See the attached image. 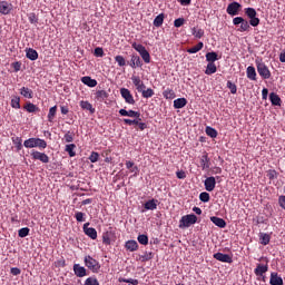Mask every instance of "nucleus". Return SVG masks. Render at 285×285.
Instances as JSON below:
<instances>
[{"mask_svg":"<svg viewBox=\"0 0 285 285\" xmlns=\"http://www.w3.org/2000/svg\"><path fill=\"white\" fill-rule=\"evenodd\" d=\"M24 148H39V150H46L48 148V142L41 138H28L23 141Z\"/></svg>","mask_w":285,"mask_h":285,"instance_id":"1","label":"nucleus"},{"mask_svg":"<svg viewBox=\"0 0 285 285\" xmlns=\"http://www.w3.org/2000/svg\"><path fill=\"white\" fill-rule=\"evenodd\" d=\"M255 63H256V69H257L259 77H262V79H271V77H272L271 69H268V66H266L264 60L257 58L255 60Z\"/></svg>","mask_w":285,"mask_h":285,"instance_id":"2","label":"nucleus"},{"mask_svg":"<svg viewBox=\"0 0 285 285\" xmlns=\"http://www.w3.org/2000/svg\"><path fill=\"white\" fill-rule=\"evenodd\" d=\"M85 266L94 273H99V271H101V264H99V261L92 258L90 255L85 256Z\"/></svg>","mask_w":285,"mask_h":285,"instance_id":"3","label":"nucleus"},{"mask_svg":"<svg viewBox=\"0 0 285 285\" xmlns=\"http://www.w3.org/2000/svg\"><path fill=\"white\" fill-rule=\"evenodd\" d=\"M193 224H197L195 214L185 215L179 220V228H190Z\"/></svg>","mask_w":285,"mask_h":285,"instance_id":"4","label":"nucleus"},{"mask_svg":"<svg viewBox=\"0 0 285 285\" xmlns=\"http://www.w3.org/2000/svg\"><path fill=\"white\" fill-rule=\"evenodd\" d=\"M245 14L249 19V24L253 26V28H257L259 26V18H257V11L255 8H246L245 9Z\"/></svg>","mask_w":285,"mask_h":285,"instance_id":"5","label":"nucleus"},{"mask_svg":"<svg viewBox=\"0 0 285 285\" xmlns=\"http://www.w3.org/2000/svg\"><path fill=\"white\" fill-rule=\"evenodd\" d=\"M234 26H240L238 32H248L250 30V22L243 17H236L233 19Z\"/></svg>","mask_w":285,"mask_h":285,"instance_id":"6","label":"nucleus"},{"mask_svg":"<svg viewBox=\"0 0 285 285\" xmlns=\"http://www.w3.org/2000/svg\"><path fill=\"white\" fill-rule=\"evenodd\" d=\"M31 159L35 161H41V164H50V157L46 153L38 150H31Z\"/></svg>","mask_w":285,"mask_h":285,"instance_id":"7","label":"nucleus"},{"mask_svg":"<svg viewBox=\"0 0 285 285\" xmlns=\"http://www.w3.org/2000/svg\"><path fill=\"white\" fill-rule=\"evenodd\" d=\"M239 10H242V4L234 1L227 6L226 12L227 14H230V17H237V14H239Z\"/></svg>","mask_w":285,"mask_h":285,"instance_id":"8","label":"nucleus"},{"mask_svg":"<svg viewBox=\"0 0 285 285\" xmlns=\"http://www.w3.org/2000/svg\"><path fill=\"white\" fill-rule=\"evenodd\" d=\"M120 95L122 99H125L126 104H129L130 106H135V97H132V94H130L129 89L121 88Z\"/></svg>","mask_w":285,"mask_h":285,"instance_id":"9","label":"nucleus"},{"mask_svg":"<svg viewBox=\"0 0 285 285\" xmlns=\"http://www.w3.org/2000/svg\"><path fill=\"white\" fill-rule=\"evenodd\" d=\"M90 226V223H85L82 226V230L87 237H90V239H97V229L95 227H88Z\"/></svg>","mask_w":285,"mask_h":285,"instance_id":"10","label":"nucleus"},{"mask_svg":"<svg viewBox=\"0 0 285 285\" xmlns=\"http://www.w3.org/2000/svg\"><path fill=\"white\" fill-rule=\"evenodd\" d=\"M214 259H217V262H223L224 264H233V256L219 252L214 254Z\"/></svg>","mask_w":285,"mask_h":285,"instance_id":"11","label":"nucleus"},{"mask_svg":"<svg viewBox=\"0 0 285 285\" xmlns=\"http://www.w3.org/2000/svg\"><path fill=\"white\" fill-rule=\"evenodd\" d=\"M204 186L207 193H213V190H215V186H217V180L214 176L207 177L204 181Z\"/></svg>","mask_w":285,"mask_h":285,"instance_id":"12","label":"nucleus"},{"mask_svg":"<svg viewBox=\"0 0 285 285\" xmlns=\"http://www.w3.org/2000/svg\"><path fill=\"white\" fill-rule=\"evenodd\" d=\"M119 115L121 117H130L131 119H135V117H141V112L135 111L132 109H130V110L120 109Z\"/></svg>","mask_w":285,"mask_h":285,"instance_id":"13","label":"nucleus"},{"mask_svg":"<svg viewBox=\"0 0 285 285\" xmlns=\"http://www.w3.org/2000/svg\"><path fill=\"white\" fill-rule=\"evenodd\" d=\"M256 277H264L265 273H268V264H257L256 268L254 269Z\"/></svg>","mask_w":285,"mask_h":285,"instance_id":"14","label":"nucleus"},{"mask_svg":"<svg viewBox=\"0 0 285 285\" xmlns=\"http://www.w3.org/2000/svg\"><path fill=\"white\" fill-rule=\"evenodd\" d=\"M12 12V3L0 1V14H10Z\"/></svg>","mask_w":285,"mask_h":285,"instance_id":"15","label":"nucleus"},{"mask_svg":"<svg viewBox=\"0 0 285 285\" xmlns=\"http://www.w3.org/2000/svg\"><path fill=\"white\" fill-rule=\"evenodd\" d=\"M269 284L271 285H284V279L282 278V276H279V274H277L276 272H273L271 274Z\"/></svg>","mask_w":285,"mask_h":285,"instance_id":"16","label":"nucleus"},{"mask_svg":"<svg viewBox=\"0 0 285 285\" xmlns=\"http://www.w3.org/2000/svg\"><path fill=\"white\" fill-rule=\"evenodd\" d=\"M130 68H141L144 66V62L141 61V58L137 55H131V59L129 62Z\"/></svg>","mask_w":285,"mask_h":285,"instance_id":"17","label":"nucleus"},{"mask_svg":"<svg viewBox=\"0 0 285 285\" xmlns=\"http://www.w3.org/2000/svg\"><path fill=\"white\" fill-rule=\"evenodd\" d=\"M73 273L76 277H86V275H88L86 273V267L81 266L80 264L73 265Z\"/></svg>","mask_w":285,"mask_h":285,"instance_id":"18","label":"nucleus"},{"mask_svg":"<svg viewBox=\"0 0 285 285\" xmlns=\"http://www.w3.org/2000/svg\"><path fill=\"white\" fill-rule=\"evenodd\" d=\"M200 166L203 170H208V168H210V158L208 157V153H204L202 156Z\"/></svg>","mask_w":285,"mask_h":285,"instance_id":"19","label":"nucleus"},{"mask_svg":"<svg viewBox=\"0 0 285 285\" xmlns=\"http://www.w3.org/2000/svg\"><path fill=\"white\" fill-rule=\"evenodd\" d=\"M125 248L130 253H135V250H139V244L137 243V240H127L125 244Z\"/></svg>","mask_w":285,"mask_h":285,"instance_id":"20","label":"nucleus"},{"mask_svg":"<svg viewBox=\"0 0 285 285\" xmlns=\"http://www.w3.org/2000/svg\"><path fill=\"white\" fill-rule=\"evenodd\" d=\"M26 57L27 59H30V61H37L39 59V52L32 48H29L26 50Z\"/></svg>","mask_w":285,"mask_h":285,"instance_id":"21","label":"nucleus"},{"mask_svg":"<svg viewBox=\"0 0 285 285\" xmlns=\"http://www.w3.org/2000/svg\"><path fill=\"white\" fill-rule=\"evenodd\" d=\"M80 108H82V110H88L90 115H95L96 112V109L92 107V104H90L88 100H81Z\"/></svg>","mask_w":285,"mask_h":285,"instance_id":"22","label":"nucleus"},{"mask_svg":"<svg viewBox=\"0 0 285 285\" xmlns=\"http://www.w3.org/2000/svg\"><path fill=\"white\" fill-rule=\"evenodd\" d=\"M187 104H188V100L186 98H177L176 100H174V108L176 110L186 108Z\"/></svg>","mask_w":285,"mask_h":285,"instance_id":"23","label":"nucleus"},{"mask_svg":"<svg viewBox=\"0 0 285 285\" xmlns=\"http://www.w3.org/2000/svg\"><path fill=\"white\" fill-rule=\"evenodd\" d=\"M210 222L215 224V226H218V228H226V220L224 218L213 216L210 217Z\"/></svg>","mask_w":285,"mask_h":285,"instance_id":"24","label":"nucleus"},{"mask_svg":"<svg viewBox=\"0 0 285 285\" xmlns=\"http://www.w3.org/2000/svg\"><path fill=\"white\" fill-rule=\"evenodd\" d=\"M269 101L272 106H282V98L275 92L269 94Z\"/></svg>","mask_w":285,"mask_h":285,"instance_id":"25","label":"nucleus"},{"mask_svg":"<svg viewBox=\"0 0 285 285\" xmlns=\"http://www.w3.org/2000/svg\"><path fill=\"white\" fill-rule=\"evenodd\" d=\"M247 79H250V81H257V71L255 70V67L249 66L247 67Z\"/></svg>","mask_w":285,"mask_h":285,"instance_id":"26","label":"nucleus"},{"mask_svg":"<svg viewBox=\"0 0 285 285\" xmlns=\"http://www.w3.org/2000/svg\"><path fill=\"white\" fill-rule=\"evenodd\" d=\"M11 139L17 153L23 149V139L21 137H12Z\"/></svg>","mask_w":285,"mask_h":285,"instance_id":"27","label":"nucleus"},{"mask_svg":"<svg viewBox=\"0 0 285 285\" xmlns=\"http://www.w3.org/2000/svg\"><path fill=\"white\" fill-rule=\"evenodd\" d=\"M108 97H109V95L106 92V90H98L95 94V99L100 102L106 101V99H108Z\"/></svg>","mask_w":285,"mask_h":285,"instance_id":"28","label":"nucleus"},{"mask_svg":"<svg viewBox=\"0 0 285 285\" xmlns=\"http://www.w3.org/2000/svg\"><path fill=\"white\" fill-rule=\"evenodd\" d=\"M82 83L89 88H95L97 86V80L91 79L90 76H85L81 78Z\"/></svg>","mask_w":285,"mask_h":285,"instance_id":"29","label":"nucleus"},{"mask_svg":"<svg viewBox=\"0 0 285 285\" xmlns=\"http://www.w3.org/2000/svg\"><path fill=\"white\" fill-rule=\"evenodd\" d=\"M122 121L126 126H139V124L141 122V116L135 117L134 119L125 118L122 119Z\"/></svg>","mask_w":285,"mask_h":285,"instance_id":"30","label":"nucleus"},{"mask_svg":"<svg viewBox=\"0 0 285 285\" xmlns=\"http://www.w3.org/2000/svg\"><path fill=\"white\" fill-rule=\"evenodd\" d=\"M205 57L208 63H215V61H219V56L215 51L207 52Z\"/></svg>","mask_w":285,"mask_h":285,"instance_id":"31","label":"nucleus"},{"mask_svg":"<svg viewBox=\"0 0 285 285\" xmlns=\"http://www.w3.org/2000/svg\"><path fill=\"white\" fill-rule=\"evenodd\" d=\"M20 95H22V97H24L26 99H32V97H33L32 89H30L28 87H22L20 89Z\"/></svg>","mask_w":285,"mask_h":285,"instance_id":"32","label":"nucleus"},{"mask_svg":"<svg viewBox=\"0 0 285 285\" xmlns=\"http://www.w3.org/2000/svg\"><path fill=\"white\" fill-rule=\"evenodd\" d=\"M164 19H166V16L164 13H159L155 19H154V26L155 28H161L164 26Z\"/></svg>","mask_w":285,"mask_h":285,"instance_id":"33","label":"nucleus"},{"mask_svg":"<svg viewBox=\"0 0 285 285\" xmlns=\"http://www.w3.org/2000/svg\"><path fill=\"white\" fill-rule=\"evenodd\" d=\"M144 208L146 210H157V200L156 199H150L145 203Z\"/></svg>","mask_w":285,"mask_h":285,"instance_id":"34","label":"nucleus"},{"mask_svg":"<svg viewBox=\"0 0 285 285\" xmlns=\"http://www.w3.org/2000/svg\"><path fill=\"white\" fill-rule=\"evenodd\" d=\"M215 72H217V65H215L214 62H208L207 63V68L205 70V75H215Z\"/></svg>","mask_w":285,"mask_h":285,"instance_id":"35","label":"nucleus"},{"mask_svg":"<svg viewBox=\"0 0 285 285\" xmlns=\"http://www.w3.org/2000/svg\"><path fill=\"white\" fill-rule=\"evenodd\" d=\"M75 148H77V145L69 144V145H66L65 151L68 153L69 157H76L77 153L75 151Z\"/></svg>","mask_w":285,"mask_h":285,"instance_id":"36","label":"nucleus"},{"mask_svg":"<svg viewBox=\"0 0 285 285\" xmlns=\"http://www.w3.org/2000/svg\"><path fill=\"white\" fill-rule=\"evenodd\" d=\"M204 48V42H198L196 46L187 49V52L189 55H197V52H199V50H202Z\"/></svg>","mask_w":285,"mask_h":285,"instance_id":"37","label":"nucleus"},{"mask_svg":"<svg viewBox=\"0 0 285 285\" xmlns=\"http://www.w3.org/2000/svg\"><path fill=\"white\" fill-rule=\"evenodd\" d=\"M11 108L19 110L21 108V98L19 96H14L11 99Z\"/></svg>","mask_w":285,"mask_h":285,"instance_id":"38","label":"nucleus"},{"mask_svg":"<svg viewBox=\"0 0 285 285\" xmlns=\"http://www.w3.org/2000/svg\"><path fill=\"white\" fill-rule=\"evenodd\" d=\"M23 108L27 112H39V107L32 102H27Z\"/></svg>","mask_w":285,"mask_h":285,"instance_id":"39","label":"nucleus"},{"mask_svg":"<svg viewBox=\"0 0 285 285\" xmlns=\"http://www.w3.org/2000/svg\"><path fill=\"white\" fill-rule=\"evenodd\" d=\"M204 29L202 28H197V27H194L191 29V35L196 38V39H202V37H204Z\"/></svg>","mask_w":285,"mask_h":285,"instance_id":"40","label":"nucleus"},{"mask_svg":"<svg viewBox=\"0 0 285 285\" xmlns=\"http://www.w3.org/2000/svg\"><path fill=\"white\" fill-rule=\"evenodd\" d=\"M47 117H48V121L50 124H52V121H55V117H57V106H53L49 109Z\"/></svg>","mask_w":285,"mask_h":285,"instance_id":"41","label":"nucleus"},{"mask_svg":"<svg viewBox=\"0 0 285 285\" xmlns=\"http://www.w3.org/2000/svg\"><path fill=\"white\" fill-rule=\"evenodd\" d=\"M205 132L212 139H217V135H218L217 129L213 127H206Z\"/></svg>","mask_w":285,"mask_h":285,"instance_id":"42","label":"nucleus"},{"mask_svg":"<svg viewBox=\"0 0 285 285\" xmlns=\"http://www.w3.org/2000/svg\"><path fill=\"white\" fill-rule=\"evenodd\" d=\"M163 97H165V99H175L176 95H175V90L167 88L163 91Z\"/></svg>","mask_w":285,"mask_h":285,"instance_id":"43","label":"nucleus"},{"mask_svg":"<svg viewBox=\"0 0 285 285\" xmlns=\"http://www.w3.org/2000/svg\"><path fill=\"white\" fill-rule=\"evenodd\" d=\"M261 244L263 246H268V244H271V235L262 233L261 234Z\"/></svg>","mask_w":285,"mask_h":285,"instance_id":"44","label":"nucleus"},{"mask_svg":"<svg viewBox=\"0 0 285 285\" xmlns=\"http://www.w3.org/2000/svg\"><path fill=\"white\" fill-rule=\"evenodd\" d=\"M131 48H134V50H136V52H139V55H142V52H145V50H146V47H144V45H139L137 42H132Z\"/></svg>","mask_w":285,"mask_h":285,"instance_id":"45","label":"nucleus"},{"mask_svg":"<svg viewBox=\"0 0 285 285\" xmlns=\"http://www.w3.org/2000/svg\"><path fill=\"white\" fill-rule=\"evenodd\" d=\"M66 144H72L75 141V132L67 131L63 136Z\"/></svg>","mask_w":285,"mask_h":285,"instance_id":"46","label":"nucleus"},{"mask_svg":"<svg viewBox=\"0 0 285 285\" xmlns=\"http://www.w3.org/2000/svg\"><path fill=\"white\" fill-rule=\"evenodd\" d=\"M153 257H155V254H153V252H145V254L140 256V262H150Z\"/></svg>","mask_w":285,"mask_h":285,"instance_id":"47","label":"nucleus"},{"mask_svg":"<svg viewBox=\"0 0 285 285\" xmlns=\"http://www.w3.org/2000/svg\"><path fill=\"white\" fill-rule=\"evenodd\" d=\"M144 99H150V97H155V90L151 88L145 89V91L141 92Z\"/></svg>","mask_w":285,"mask_h":285,"instance_id":"48","label":"nucleus"},{"mask_svg":"<svg viewBox=\"0 0 285 285\" xmlns=\"http://www.w3.org/2000/svg\"><path fill=\"white\" fill-rule=\"evenodd\" d=\"M137 240H138L139 244H141L142 246H148V235H146V234H140V235H138Z\"/></svg>","mask_w":285,"mask_h":285,"instance_id":"49","label":"nucleus"},{"mask_svg":"<svg viewBox=\"0 0 285 285\" xmlns=\"http://www.w3.org/2000/svg\"><path fill=\"white\" fill-rule=\"evenodd\" d=\"M28 235H30V228L28 227H22L18 230V237H28Z\"/></svg>","mask_w":285,"mask_h":285,"instance_id":"50","label":"nucleus"},{"mask_svg":"<svg viewBox=\"0 0 285 285\" xmlns=\"http://www.w3.org/2000/svg\"><path fill=\"white\" fill-rule=\"evenodd\" d=\"M115 61L118 63L120 68H124V66H126V58H124V56H116Z\"/></svg>","mask_w":285,"mask_h":285,"instance_id":"51","label":"nucleus"},{"mask_svg":"<svg viewBox=\"0 0 285 285\" xmlns=\"http://www.w3.org/2000/svg\"><path fill=\"white\" fill-rule=\"evenodd\" d=\"M199 199L200 202H204V204H208V202H210V194L203 191L199 195Z\"/></svg>","mask_w":285,"mask_h":285,"instance_id":"52","label":"nucleus"},{"mask_svg":"<svg viewBox=\"0 0 285 285\" xmlns=\"http://www.w3.org/2000/svg\"><path fill=\"white\" fill-rule=\"evenodd\" d=\"M75 218L77 222L81 223V222H86V213L83 212H77L75 214Z\"/></svg>","mask_w":285,"mask_h":285,"instance_id":"53","label":"nucleus"},{"mask_svg":"<svg viewBox=\"0 0 285 285\" xmlns=\"http://www.w3.org/2000/svg\"><path fill=\"white\" fill-rule=\"evenodd\" d=\"M227 88L230 90L232 95H237V85L233 81H227Z\"/></svg>","mask_w":285,"mask_h":285,"instance_id":"54","label":"nucleus"},{"mask_svg":"<svg viewBox=\"0 0 285 285\" xmlns=\"http://www.w3.org/2000/svg\"><path fill=\"white\" fill-rule=\"evenodd\" d=\"M141 59L145 61V63H150V52L148 50H145L140 53Z\"/></svg>","mask_w":285,"mask_h":285,"instance_id":"55","label":"nucleus"},{"mask_svg":"<svg viewBox=\"0 0 285 285\" xmlns=\"http://www.w3.org/2000/svg\"><path fill=\"white\" fill-rule=\"evenodd\" d=\"M89 161H91V164H97V161H99V153L92 151L89 156Z\"/></svg>","mask_w":285,"mask_h":285,"instance_id":"56","label":"nucleus"},{"mask_svg":"<svg viewBox=\"0 0 285 285\" xmlns=\"http://www.w3.org/2000/svg\"><path fill=\"white\" fill-rule=\"evenodd\" d=\"M102 243L106 246H110V232H106L102 234Z\"/></svg>","mask_w":285,"mask_h":285,"instance_id":"57","label":"nucleus"},{"mask_svg":"<svg viewBox=\"0 0 285 285\" xmlns=\"http://www.w3.org/2000/svg\"><path fill=\"white\" fill-rule=\"evenodd\" d=\"M85 285H99V281L97 279V277H88L85 281Z\"/></svg>","mask_w":285,"mask_h":285,"instance_id":"58","label":"nucleus"},{"mask_svg":"<svg viewBox=\"0 0 285 285\" xmlns=\"http://www.w3.org/2000/svg\"><path fill=\"white\" fill-rule=\"evenodd\" d=\"M131 81L136 88L139 87L140 83H144V81H141V78L139 76H132Z\"/></svg>","mask_w":285,"mask_h":285,"instance_id":"59","label":"nucleus"},{"mask_svg":"<svg viewBox=\"0 0 285 285\" xmlns=\"http://www.w3.org/2000/svg\"><path fill=\"white\" fill-rule=\"evenodd\" d=\"M185 21H186V20H185L184 18H178V19H176V20L174 21L175 28H181V26H184Z\"/></svg>","mask_w":285,"mask_h":285,"instance_id":"60","label":"nucleus"},{"mask_svg":"<svg viewBox=\"0 0 285 285\" xmlns=\"http://www.w3.org/2000/svg\"><path fill=\"white\" fill-rule=\"evenodd\" d=\"M122 282L125 284H132V285H139V281L135 278H122Z\"/></svg>","mask_w":285,"mask_h":285,"instance_id":"61","label":"nucleus"},{"mask_svg":"<svg viewBox=\"0 0 285 285\" xmlns=\"http://www.w3.org/2000/svg\"><path fill=\"white\" fill-rule=\"evenodd\" d=\"M95 57H104V48L98 47L94 51Z\"/></svg>","mask_w":285,"mask_h":285,"instance_id":"62","label":"nucleus"},{"mask_svg":"<svg viewBox=\"0 0 285 285\" xmlns=\"http://www.w3.org/2000/svg\"><path fill=\"white\" fill-rule=\"evenodd\" d=\"M278 205H279L281 208H283V210L285 212V196H279V197H278Z\"/></svg>","mask_w":285,"mask_h":285,"instance_id":"63","label":"nucleus"},{"mask_svg":"<svg viewBox=\"0 0 285 285\" xmlns=\"http://www.w3.org/2000/svg\"><path fill=\"white\" fill-rule=\"evenodd\" d=\"M12 68L14 69V72H19V70H21V62L19 61L13 62Z\"/></svg>","mask_w":285,"mask_h":285,"instance_id":"64","label":"nucleus"}]
</instances>
